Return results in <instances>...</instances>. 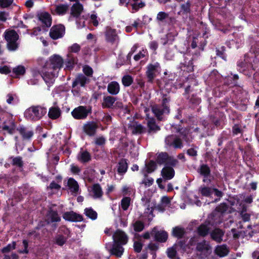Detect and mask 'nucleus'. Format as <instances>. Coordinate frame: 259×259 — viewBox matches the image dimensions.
<instances>
[{
  "instance_id": "1",
  "label": "nucleus",
  "mask_w": 259,
  "mask_h": 259,
  "mask_svg": "<svg viewBox=\"0 0 259 259\" xmlns=\"http://www.w3.org/2000/svg\"><path fill=\"white\" fill-rule=\"evenodd\" d=\"M63 63V59L58 55H54L49 58L46 62L42 71V76L47 83H51L54 81Z\"/></svg>"
},
{
  "instance_id": "2",
  "label": "nucleus",
  "mask_w": 259,
  "mask_h": 259,
  "mask_svg": "<svg viewBox=\"0 0 259 259\" xmlns=\"http://www.w3.org/2000/svg\"><path fill=\"white\" fill-rule=\"evenodd\" d=\"M4 37L7 41V47L9 50L14 51L16 50L19 44L17 42L19 38V35L13 30H7L5 32Z\"/></svg>"
},
{
  "instance_id": "3",
  "label": "nucleus",
  "mask_w": 259,
  "mask_h": 259,
  "mask_svg": "<svg viewBox=\"0 0 259 259\" xmlns=\"http://www.w3.org/2000/svg\"><path fill=\"white\" fill-rule=\"evenodd\" d=\"M46 113L45 109L40 106H33L28 108L25 112L27 118L32 120H38Z\"/></svg>"
},
{
  "instance_id": "4",
  "label": "nucleus",
  "mask_w": 259,
  "mask_h": 259,
  "mask_svg": "<svg viewBox=\"0 0 259 259\" xmlns=\"http://www.w3.org/2000/svg\"><path fill=\"white\" fill-rule=\"evenodd\" d=\"M91 112V109L86 106H80L75 108L71 112L73 117L77 119H85L88 114Z\"/></svg>"
},
{
  "instance_id": "5",
  "label": "nucleus",
  "mask_w": 259,
  "mask_h": 259,
  "mask_svg": "<svg viewBox=\"0 0 259 259\" xmlns=\"http://www.w3.org/2000/svg\"><path fill=\"white\" fill-rule=\"evenodd\" d=\"M113 239L115 243L125 245L127 242L128 237L123 231L117 230L113 235Z\"/></svg>"
},
{
  "instance_id": "6",
  "label": "nucleus",
  "mask_w": 259,
  "mask_h": 259,
  "mask_svg": "<svg viewBox=\"0 0 259 259\" xmlns=\"http://www.w3.org/2000/svg\"><path fill=\"white\" fill-rule=\"evenodd\" d=\"M65 32V27L62 25H56L52 27L50 31V35L53 39L62 37Z\"/></svg>"
},
{
  "instance_id": "7",
  "label": "nucleus",
  "mask_w": 259,
  "mask_h": 259,
  "mask_svg": "<svg viewBox=\"0 0 259 259\" xmlns=\"http://www.w3.org/2000/svg\"><path fill=\"white\" fill-rule=\"evenodd\" d=\"M151 235L154 237L155 240L164 242L167 239V233L163 230H158L156 227H154L151 232Z\"/></svg>"
},
{
  "instance_id": "8",
  "label": "nucleus",
  "mask_w": 259,
  "mask_h": 259,
  "mask_svg": "<svg viewBox=\"0 0 259 259\" xmlns=\"http://www.w3.org/2000/svg\"><path fill=\"white\" fill-rule=\"evenodd\" d=\"M159 68V64L156 63L154 64H149L147 66V70L146 71V76L148 78V81L150 82H152L154 79L156 72Z\"/></svg>"
},
{
  "instance_id": "9",
  "label": "nucleus",
  "mask_w": 259,
  "mask_h": 259,
  "mask_svg": "<svg viewBox=\"0 0 259 259\" xmlns=\"http://www.w3.org/2000/svg\"><path fill=\"white\" fill-rule=\"evenodd\" d=\"M83 6L79 2L75 3L70 8V17L78 18L83 11Z\"/></svg>"
},
{
  "instance_id": "10",
  "label": "nucleus",
  "mask_w": 259,
  "mask_h": 259,
  "mask_svg": "<svg viewBox=\"0 0 259 259\" xmlns=\"http://www.w3.org/2000/svg\"><path fill=\"white\" fill-rule=\"evenodd\" d=\"M97 124L94 121L88 122L83 126V132L90 136L95 135L96 130L98 128Z\"/></svg>"
},
{
  "instance_id": "11",
  "label": "nucleus",
  "mask_w": 259,
  "mask_h": 259,
  "mask_svg": "<svg viewBox=\"0 0 259 259\" xmlns=\"http://www.w3.org/2000/svg\"><path fill=\"white\" fill-rule=\"evenodd\" d=\"M116 101V98L111 96H105L101 102L103 108L113 109L115 108L114 104Z\"/></svg>"
},
{
  "instance_id": "12",
  "label": "nucleus",
  "mask_w": 259,
  "mask_h": 259,
  "mask_svg": "<svg viewBox=\"0 0 259 259\" xmlns=\"http://www.w3.org/2000/svg\"><path fill=\"white\" fill-rule=\"evenodd\" d=\"M224 234L225 232L219 228H215L210 232V238L218 243L223 241Z\"/></svg>"
},
{
  "instance_id": "13",
  "label": "nucleus",
  "mask_w": 259,
  "mask_h": 259,
  "mask_svg": "<svg viewBox=\"0 0 259 259\" xmlns=\"http://www.w3.org/2000/svg\"><path fill=\"white\" fill-rule=\"evenodd\" d=\"M161 174L164 180H168L174 177L175 172L172 167L166 165L162 169Z\"/></svg>"
},
{
  "instance_id": "14",
  "label": "nucleus",
  "mask_w": 259,
  "mask_h": 259,
  "mask_svg": "<svg viewBox=\"0 0 259 259\" xmlns=\"http://www.w3.org/2000/svg\"><path fill=\"white\" fill-rule=\"evenodd\" d=\"M63 218L67 221L72 222H81L83 221L81 215L77 214L73 211L66 212L63 216Z\"/></svg>"
},
{
  "instance_id": "15",
  "label": "nucleus",
  "mask_w": 259,
  "mask_h": 259,
  "mask_svg": "<svg viewBox=\"0 0 259 259\" xmlns=\"http://www.w3.org/2000/svg\"><path fill=\"white\" fill-rule=\"evenodd\" d=\"M90 81L89 78L82 74H79L77 75L74 81L72 83V87L74 88L77 85L80 84L81 87H84L85 84Z\"/></svg>"
},
{
  "instance_id": "16",
  "label": "nucleus",
  "mask_w": 259,
  "mask_h": 259,
  "mask_svg": "<svg viewBox=\"0 0 259 259\" xmlns=\"http://www.w3.org/2000/svg\"><path fill=\"white\" fill-rule=\"evenodd\" d=\"M196 249L198 251L203 253H210L211 251V247L209 243L205 240L198 243Z\"/></svg>"
},
{
  "instance_id": "17",
  "label": "nucleus",
  "mask_w": 259,
  "mask_h": 259,
  "mask_svg": "<svg viewBox=\"0 0 259 259\" xmlns=\"http://www.w3.org/2000/svg\"><path fill=\"white\" fill-rule=\"evenodd\" d=\"M123 245L114 243L112 248L110 250V253L116 257H120L124 251V248L122 247Z\"/></svg>"
},
{
  "instance_id": "18",
  "label": "nucleus",
  "mask_w": 259,
  "mask_h": 259,
  "mask_svg": "<svg viewBox=\"0 0 259 259\" xmlns=\"http://www.w3.org/2000/svg\"><path fill=\"white\" fill-rule=\"evenodd\" d=\"M106 39L107 41L113 43L118 38L115 29L107 28L105 32Z\"/></svg>"
},
{
  "instance_id": "19",
  "label": "nucleus",
  "mask_w": 259,
  "mask_h": 259,
  "mask_svg": "<svg viewBox=\"0 0 259 259\" xmlns=\"http://www.w3.org/2000/svg\"><path fill=\"white\" fill-rule=\"evenodd\" d=\"M39 20L47 27H50L51 25V18L48 13L41 12L37 15Z\"/></svg>"
},
{
  "instance_id": "20",
  "label": "nucleus",
  "mask_w": 259,
  "mask_h": 259,
  "mask_svg": "<svg viewBox=\"0 0 259 259\" xmlns=\"http://www.w3.org/2000/svg\"><path fill=\"white\" fill-rule=\"evenodd\" d=\"M107 91L111 95H117L120 91V86L119 83L116 81H111L107 86Z\"/></svg>"
},
{
  "instance_id": "21",
  "label": "nucleus",
  "mask_w": 259,
  "mask_h": 259,
  "mask_svg": "<svg viewBox=\"0 0 259 259\" xmlns=\"http://www.w3.org/2000/svg\"><path fill=\"white\" fill-rule=\"evenodd\" d=\"M152 109L153 112L159 120H161L160 116L162 114L169 112L168 106L161 109L160 107L155 105L152 107Z\"/></svg>"
},
{
  "instance_id": "22",
  "label": "nucleus",
  "mask_w": 259,
  "mask_h": 259,
  "mask_svg": "<svg viewBox=\"0 0 259 259\" xmlns=\"http://www.w3.org/2000/svg\"><path fill=\"white\" fill-rule=\"evenodd\" d=\"M103 194L102 188L99 184H96L92 187L91 194L94 198H101Z\"/></svg>"
},
{
  "instance_id": "23",
  "label": "nucleus",
  "mask_w": 259,
  "mask_h": 259,
  "mask_svg": "<svg viewBox=\"0 0 259 259\" xmlns=\"http://www.w3.org/2000/svg\"><path fill=\"white\" fill-rule=\"evenodd\" d=\"M61 220L58 213L52 210H50L47 215L46 221L48 224L59 222Z\"/></svg>"
},
{
  "instance_id": "24",
  "label": "nucleus",
  "mask_w": 259,
  "mask_h": 259,
  "mask_svg": "<svg viewBox=\"0 0 259 259\" xmlns=\"http://www.w3.org/2000/svg\"><path fill=\"white\" fill-rule=\"evenodd\" d=\"M214 251L218 255L223 257L228 254L229 249L226 245H222L217 246Z\"/></svg>"
},
{
  "instance_id": "25",
  "label": "nucleus",
  "mask_w": 259,
  "mask_h": 259,
  "mask_svg": "<svg viewBox=\"0 0 259 259\" xmlns=\"http://www.w3.org/2000/svg\"><path fill=\"white\" fill-rule=\"evenodd\" d=\"M78 160L82 162H88L91 159L90 154L87 151H82L79 152L77 156Z\"/></svg>"
},
{
  "instance_id": "26",
  "label": "nucleus",
  "mask_w": 259,
  "mask_h": 259,
  "mask_svg": "<svg viewBox=\"0 0 259 259\" xmlns=\"http://www.w3.org/2000/svg\"><path fill=\"white\" fill-rule=\"evenodd\" d=\"M147 117L148 118L147 124L149 133L156 132L160 130V127L156 124L155 120L153 118H150L148 115H147Z\"/></svg>"
},
{
  "instance_id": "27",
  "label": "nucleus",
  "mask_w": 259,
  "mask_h": 259,
  "mask_svg": "<svg viewBox=\"0 0 259 259\" xmlns=\"http://www.w3.org/2000/svg\"><path fill=\"white\" fill-rule=\"evenodd\" d=\"M18 130L24 140L29 139L33 135V133L32 131L29 130L24 127H20Z\"/></svg>"
},
{
  "instance_id": "28",
  "label": "nucleus",
  "mask_w": 259,
  "mask_h": 259,
  "mask_svg": "<svg viewBox=\"0 0 259 259\" xmlns=\"http://www.w3.org/2000/svg\"><path fill=\"white\" fill-rule=\"evenodd\" d=\"M198 191L202 196L209 197L212 194V188L203 185L199 187Z\"/></svg>"
},
{
  "instance_id": "29",
  "label": "nucleus",
  "mask_w": 259,
  "mask_h": 259,
  "mask_svg": "<svg viewBox=\"0 0 259 259\" xmlns=\"http://www.w3.org/2000/svg\"><path fill=\"white\" fill-rule=\"evenodd\" d=\"M15 127V125L14 121L12 120H9L8 122L5 121L4 122V125L2 127V128L4 131H7L8 132L12 134L14 132V129Z\"/></svg>"
},
{
  "instance_id": "30",
  "label": "nucleus",
  "mask_w": 259,
  "mask_h": 259,
  "mask_svg": "<svg viewBox=\"0 0 259 259\" xmlns=\"http://www.w3.org/2000/svg\"><path fill=\"white\" fill-rule=\"evenodd\" d=\"M61 115V111L58 107H52L50 109L48 115L50 118L55 119L58 118Z\"/></svg>"
},
{
  "instance_id": "31",
  "label": "nucleus",
  "mask_w": 259,
  "mask_h": 259,
  "mask_svg": "<svg viewBox=\"0 0 259 259\" xmlns=\"http://www.w3.org/2000/svg\"><path fill=\"white\" fill-rule=\"evenodd\" d=\"M69 10V6L67 4H60L55 6V11L58 15H64Z\"/></svg>"
},
{
  "instance_id": "32",
  "label": "nucleus",
  "mask_w": 259,
  "mask_h": 259,
  "mask_svg": "<svg viewBox=\"0 0 259 259\" xmlns=\"http://www.w3.org/2000/svg\"><path fill=\"white\" fill-rule=\"evenodd\" d=\"M68 186L71 191L74 193L78 192L79 186L77 182L73 178H70L68 181Z\"/></svg>"
},
{
  "instance_id": "33",
  "label": "nucleus",
  "mask_w": 259,
  "mask_h": 259,
  "mask_svg": "<svg viewBox=\"0 0 259 259\" xmlns=\"http://www.w3.org/2000/svg\"><path fill=\"white\" fill-rule=\"evenodd\" d=\"M133 134H141L144 131L143 126L137 122H134L130 127Z\"/></svg>"
},
{
  "instance_id": "34",
  "label": "nucleus",
  "mask_w": 259,
  "mask_h": 259,
  "mask_svg": "<svg viewBox=\"0 0 259 259\" xmlns=\"http://www.w3.org/2000/svg\"><path fill=\"white\" fill-rule=\"evenodd\" d=\"M168 158V155L165 152L159 153L157 156L156 161L158 163L162 164L166 163Z\"/></svg>"
},
{
  "instance_id": "35",
  "label": "nucleus",
  "mask_w": 259,
  "mask_h": 259,
  "mask_svg": "<svg viewBox=\"0 0 259 259\" xmlns=\"http://www.w3.org/2000/svg\"><path fill=\"white\" fill-rule=\"evenodd\" d=\"M185 233L184 229L180 227H176L172 230V235L179 238H182Z\"/></svg>"
},
{
  "instance_id": "36",
  "label": "nucleus",
  "mask_w": 259,
  "mask_h": 259,
  "mask_svg": "<svg viewBox=\"0 0 259 259\" xmlns=\"http://www.w3.org/2000/svg\"><path fill=\"white\" fill-rule=\"evenodd\" d=\"M209 228L206 225L202 224L198 228V233L201 236H205L209 232Z\"/></svg>"
},
{
  "instance_id": "37",
  "label": "nucleus",
  "mask_w": 259,
  "mask_h": 259,
  "mask_svg": "<svg viewBox=\"0 0 259 259\" xmlns=\"http://www.w3.org/2000/svg\"><path fill=\"white\" fill-rule=\"evenodd\" d=\"M85 215L92 220H96L97 218V213L91 208H87L84 209Z\"/></svg>"
},
{
  "instance_id": "38",
  "label": "nucleus",
  "mask_w": 259,
  "mask_h": 259,
  "mask_svg": "<svg viewBox=\"0 0 259 259\" xmlns=\"http://www.w3.org/2000/svg\"><path fill=\"white\" fill-rule=\"evenodd\" d=\"M127 168V163L125 159H121L118 163V172L124 173L126 171Z\"/></svg>"
},
{
  "instance_id": "39",
  "label": "nucleus",
  "mask_w": 259,
  "mask_h": 259,
  "mask_svg": "<svg viewBox=\"0 0 259 259\" xmlns=\"http://www.w3.org/2000/svg\"><path fill=\"white\" fill-rule=\"evenodd\" d=\"M12 159V164L14 166H18L19 167H22L23 165V162L22 159V157L20 156L11 158Z\"/></svg>"
},
{
  "instance_id": "40",
  "label": "nucleus",
  "mask_w": 259,
  "mask_h": 259,
  "mask_svg": "<svg viewBox=\"0 0 259 259\" xmlns=\"http://www.w3.org/2000/svg\"><path fill=\"white\" fill-rule=\"evenodd\" d=\"M13 73L16 75H22L25 73V68L23 66L19 65L13 69Z\"/></svg>"
},
{
  "instance_id": "41",
  "label": "nucleus",
  "mask_w": 259,
  "mask_h": 259,
  "mask_svg": "<svg viewBox=\"0 0 259 259\" xmlns=\"http://www.w3.org/2000/svg\"><path fill=\"white\" fill-rule=\"evenodd\" d=\"M131 198L128 197H124L121 201V206L124 210H126L128 208L131 203Z\"/></svg>"
},
{
  "instance_id": "42",
  "label": "nucleus",
  "mask_w": 259,
  "mask_h": 259,
  "mask_svg": "<svg viewBox=\"0 0 259 259\" xmlns=\"http://www.w3.org/2000/svg\"><path fill=\"white\" fill-rule=\"evenodd\" d=\"M146 168L147 171L148 173H151L154 171V170L156 169V163L154 161L151 160L148 163L146 164Z\"/></svg>"
},
{
  "instance_id": "43",
  "label": "nucleus",
  "mask_w": 259,
  "mask_h": 259,
  "mask_svg": "<svg viewBox=\"0 0 259 259\" xmlns=\"http://www.w3.org/2000/svg\"><path fill=\"white\" fill-rule=\"evenodd\" d=\"M133 82V79L130 75L124 76L122 78V84L125 87L130 86Z\"/></svg>"
},
{
  "instance_id": "44",
  "label": "nucleus",
  "mask_w": 259,
  "mask_h": 259,
  "mask_svg": "<svg viewBox=\"0 0 259 259\" xmlns=\"http://www.w3.org/2000/svg\"><path fill=\"white\" fill-rule=\"evenodd\" d=\"M15 248L16 242H13L12 243L9 244L7 246L4 247L2 250V252L5 254H6L7 253L10 252L11 250L15 249Z\"/></svg>"
},
{
  "instance_id": "45",
  "label": "nucleus",
  "mask_w": 259,
  "mask_h": 259,
  "mask_svg": "<svg viewBox=\"0 0 259 259\" xmlns=\"http://www.w3.org/2000/svg\"><path fill=\"white\" fill-rule=\"evenodd\" d=\"M167 256L170 258L176 257L177 250L176 247L172 246L168 248L167 250Z\"/></svg>"
},
{
  "instance_id": "46",
  "label": "nucleus",
  "mask_w": 259,
  "mask_h": 259,
  "mask_svg": "<svg viewBox=\"0 0 259 259\" xmlns=\"http://www.w3.org/2000/svg\"><path fill=\"white\" fill-rule=\"evenodd\" d=\"M134 230L136 232H141L142 231L144 228V224L141 221H137L134 224Z\"/></svg>"
},
{
  "instance_id": "47",
  "label": "nucleus",
  "mask_w": 259,
  "mask_h": 259,
  "mask_svg": "<svg viewBox=\"0 0 259 259\" xmlns=\"http://www.w3.org/2000/svg\"><path fill=\"white\" fill-rule=\"evenodd\" d=\"M66 241V239L65 237L62 235H58L55 238V242L57 244L60 246H62Z\"/></svg>"
},
{
  "instance_id": "48",
  "label": "nucleus",
  "mask_w": 259,
  "mask_h": 259,
  "mask_svg": "<svg viewBox=\"0 0 259 259\" xmlns=\"http://www.w3.org/2000/svg\"><path fill=\"white\" fill-rule=\"evenodd\" d=\"M200 172L201 175L207 176L210 173L209 168L206 165H202L200 167Z\"/></svg>"
},
{
  "instance_id": "49",
  "label": "nucleus",
  "mask_w": 259,
  "mask_h": 259,
  "mask_svg": "<svg viewBox=\"0 0 259 259\" xmlns=\"http://www.w3.org/2000/svg\"><path fill=\"white\" fill-rule=\"evenodd\" d=\"M176 137V136H174V135H170V136H167L165 138V140L166 144L169 146H172L174 144V143L175 142Z\"/></svg>"
},
{
  "instance_id": "50",
  "label": "nucleus",
  "mask_w": 259,
  "mask_h": 259,
  "mask_svg": "<svg viewBox=\"0 0 259 259\" xmlns=\"http://www.w3.org/2000/svg\"><path fill=\"white\" fill-rule=\"evenodd\" d=\"M143 244L141 241H135L134 243V250L137 252H140L142 248Z\"/></svg>"
},
{
  "instance_id": "51",
  "label": "nucleus",
  "mask_w": 259,
  "mask_h": 259,
  "mask_svg": "<svg viewBox=\"0 0 259 259\" xmlns=\"http://www.w3.org/2000/svg\"><path fill=\"white\" fill-rule=\"evenodd\" d=\"M228 209V206L225 203L221 204L218 207H217L216 209L221 213L226 212Z\"/></svg>"
},
{
  "instance_id": "52",
  "label": "nucleus",
  "mask_w": 259,
  "mask_h": 259,
  "mask_svg": "<svg viewBox=\"0 0 259 259\" xmlns=\"http://www.w3.org/2000/svg\"><path fill=\"white\" fill-rule=\"evenodd\" d=\"M13 0H0V6L2 8H7L13 3Z\"/></svg>"
},
{
  "instance_id": "53",
  "label": "nucleus",
  "mask_w": 259,
  "mask_h": 259,
  "mask_svg": "<svg viewBox=\"0 0 259 259\" xmlns=\"http://www.w3.org/2000/svg\"><path fill=\"white\" fill-rule=\"evenodd\" d=\"M84 73L88 76H92L93 74V69L88 66H85L83 68Z\"/></svg>"
},
{
  "instance_id": "54",
  "label": "nucleus",
  "mask_w": 259,
  "mask_h": 259,
  "mask_svg": "<svg viewBox=\"0 0 259 259\" xmlns=\"http://www.w3.org/2000/svg\"><path fill=\"white\" fill-rule=\"evenodd\" d=\"M172 146L175 148H181L182 147L183 144L181 140L176 137Z\"/></svg>"
},
{
  "instance_id": "55",
  "label": "nucleus",
  "mask_w": 259,
  "mask_h": 259,
  "mask_svg": "<svg viewBox=\"0 0 259 259\" xmlns=\"http://www.w3.org/2000/svg\"><path fill=\"white\" fill-rule=\"evenodd\" d=\"M231 232L233 233V237L234 239H238L240 236H243L242 231H237L236 229H232Z\"/></svg>"
},
{
  "instance_id": "56",
  "label": "nucleus",
  "mask_w": 259,
  "mask_h": 259,
  "mask_svg": "<svg viewBox=\"0 0 259 259\" xmlns=\"http://www.w3.org/2000/svg\"><path fill=\"white\" fill-rule=\"evenodd\" d=\"M168 16V15L163 12H159L157 16V19L159 21H163L164 19L167 18Z\"/></svg>"
},
{
  "instance_id": "57",
  "label": "nucleus",
  "mask_w": 259,
  "mask_h": 259,
  "mask_svg": "<svg viewBox=\"0 0 259 259\" xmlns=\"http://www.w3.org/2000/svg\"><path fill=\"white\" fill-rule=\"evenodd\" d=\"M74 64H75L74 59L72 58H70L68 59V61L66 62V67L68 69L70 70L73 68Z\"/></svg>"
},
{
  "instance_id": "58",
  "label": "nucleus",
  "mask_w": 259,
  "mask_h": 259,
  "mask_svg": "<svg viewBox=\"0 0 259 259\" xmlns=\"http://www.w3.org/2000/svg\"><path fill=\"white\" fill-rule=\"evenodd\" d=\"M168 159H167L166 164H167L170 166H175V165H176V164L178 162V161L177 159L174 158L173 157H170L169 156H168Z\"/></svg>"
},
{
  "instance_id": "59",
  "label": "nucleus",
  "mask_w": 259,
  "mask_h": 259,
  "mask_svg": "<svg viewBox=\"0 0 259 259\" xmlns=\"http://www.w3.org/2000/svg\"><path fill=\"white\" fill-rule=\"evenodd\" d=\"M80 50V46L77 44H74L70 48V50L73 53H77Z\"/></svg>"
},
{
  "instance_id": "60",
  "label": "nucleus",
  "mask_w": 259,
  "mask_h": 259,
  "mask_svg": "<svg viewBox=\"0 0 259 259\" xmlns=\"http://www.w3.org/2000/svg\"><path fill=\"white\" fill-rule=\"evenodd\" d=\"M240 215H241L242 220L244 222L249 221L250 220V214L247 213H243V211L240 212Z\"/></svg>"
},
{
  "instance_id": "61",
  "label": "nucleus",
  "mask_w": 259,
  "mask_h": 259,
  "mask_svg": "<svg viewBox=\"0 0 259 259\" xmlns=\"http://www.w3.org/2000/svg\"><path fill=\"white\" fill-rule=\"evenodd\" d=\"M190 4L189 3H187L186 4L182 5L181 8L184 12L188 13L190 11Z\"/></svg>"
},
{
  "instance_id": "62",
  "label": "nucleus",
  "mask_w": 259,
  "mask_h": 259,
  "mask_svg": "<svg viewBox=\"0 0 259 259\" xmlns=\"http://www.w3.org/2000/svg\"><path fill=\"white\" fill-rule=\"evenodd\" d=\"M91 22L95 26L98 25V21L97 20V16L95 14H92L91 16Z\"/></svg>"
},
{
  "instance_id": "63",
  "label": "nucleus",
  "mask_w": 259,
  "mask_h": 259,
  "mask_svg": "<svg viewBox=\"0 0 259 259\" xmlns=\"http://www.w3.org/2000/svg\"><path fill=\"white\" fill-rule=\"evenodd\" d=\"M105 139L102 137L96 138L95 141V143L98 145H102L105 144Z\"/></svg>"
},
{
  "instance_id": "64",
  "label": "nucleus",
  "mask_w": 259,
  "mask_h": 259,
  "mask_svg": "<svg viewBox=\"0 0 259 259\" xmlns=\"http://www.w3.org/2000/svg\"><path fill=\"white\" fill-rule=\"evenodd\" d=\"M18 256L16 253H12L11 255L5 254L4 259H18Z\"/></svg>"
}]
</instances>
